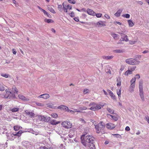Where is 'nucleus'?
I'll return each mask as SVG.
<instances>
[{
	"label": "nucleus",
	"mask_w": 149,
	"mask_h": 149,
	"mask_svg": "<svg viewBox=\"0 0 149 149\" xmlns=\"http://www.w3.org/2000/svg\"><path fill=\"white\" fill-rule=\"evenodd\" d=\"M94 138L90 135H86L83 134L81 137V143L85 146H86L89 143H93Z\"/></svg>",
	"instance_id": "f257e3e1"
},
{
	"label": "nucleus",
	"mask_w": 149,
	"mask_h": 149,
	"mask_svg": "<svg viewBox=\"0 0 149 149\" xmlns=\"http://www.w3.org/2000/svg\"><path fill=\"white\" fill-rule=\"evenodd\" d=\"M6 93L4 95H2L5 98H8L9 99H13L15 97V95L10 91L9 89H7L6 90Z\"/></svg>",
	"instance_id": "f03ea898"
},
{
	"label": "nucleus",
	"mask_w": 149,
	"mask_h": 149,
	"mask_svg": "<svg viewBox=\"0 0 149 149\" xmlns=\"http://www.w3.org/2000/svg\"><path fill=\"white\" fill-rule=\"evenodd\" d=\"M105 127V125L103 122H100L97 125H95V128L97 133L99 134L100 132V130H102Z\"/></svg>",
	"instance_id": "7ed1b4c3"
},
{
	"label": "nucleus",
	"mask_w": 149,
	"mask_h": 149,
	"mask_svg": "<svg viewBox=\"0 0 149 149\" xmlns=\"http://www.w3.org/2000/svg\"><path fill=\"white\" fill-rule=\"evenodd\" d=\"M143 82L142 81H140L139 83V94L141 100L144 101V97L143 91Z\"/></svg>",
	"instance_id": "20e7f679"
},
{
	"label": "nucleus",
	"mask_w": 149,
	"mask_h": 149,
	"mask_svg": "<svg viewBox=\"0 0 149 149\" xmlns=\"http://www.w3.org/2000/svg\"><path fill=\"white\" fill-rule=\"evenodd\" d=\"M125 62L131 65L138 64L140 62L139 61L132 58L127 59L126 60Z\"/></svg>",
	"instance_id": "39448f33"
},
{
	"label": "nucleus",
	"mask_w": 149,
	"mask_h": 149,
	"mask_svg": "<svg viewBox=\"0 0 149 149\" xmlns=\"http://www.w3.org/2000/svg\"><path fill=\"white\" fill-rule=\"evenodd\" d=\"M61 124L63 127L68 129L71 128L72 126L70 122H63Z\"/></svg>",
	"instance_id": "423d86ee"
},
{
	"label": "nucleus",
	"mask_w": 149,
	"mask_h": 149,
	"mask_svg": "<svg viewBox=\"0 0 149 149\" xmlns=\"http://www.w3.org/2000/svg\"><path fill=\"white\" fill-rule=\"evenodd\" d=\"M38 120L40 121H49L50 120V118L49 117H44V116H39L38 117Z\"/></svg>",
	"instance_id": "0eeeda50"
},
{
	"label": "nucleus",
	"mask_w": 149,
	"mask_h": 149,
	"mask_svg": "<svg viewBox=\"0 0 149 149\" xmlns=\"http://www.w3.org/2000/svg\"><path fill=\"white\" fill-rule=\"evenodd\" d=\"M25 112L26 115L29 116L31 118H33L34 117L35 115L32 112H31L28 110H25Z\"/></svg>",
	"instance_id": "6e6552de"
},
{
	"label": "nucleus",
	"mask_w": 149,
	"mask_h": 149,
	"mask_svg": "<svg viewBox=\"0 0 149 149\" xmlns=\"http://www.w3.org/2000/svg\"><path fill=\"white\" fill-rule=\"evenodd\" d=\"M86 12L89 15L94 16L96 15V13L94 11L89 8L87 9Z\"/></svg>",
	"instance_id": "1a4fd4ad"
},
{
	"label": "nucleus",
	"mask_w": 149,
	"mask_h": 149,
	"mask_svg": "<svg viewBox=\"0 0 149 149\" xmlns=\"http://www.w3.org/2000/svg\"><path fill=\"white\" fill-rule=\"evenodd\" d=\"M89 106L91 107L89 109H90L93 110L95 111L96 110V103L92 102L91 103L89 104Z\"/></svg>",
	"instance_id": "9d476101"
},
{
	"label": "nucleus",
	"mask_w": 149,
	"mask_h": 149,
	"mask_svg": "<svg viewBox=\"0 0 149 149\" xmlns=\"http://www.w3.org/2000/svg\"><path fill=\"white\" fill-rule=\"evenodd\" d=\"M107 91L109 93V94L111 98H112V99L113 100H116V96L114 95L113 92L109 89H107Z\"/></svg>",
	"instance_id": "9b49d317"
},
{
	"label": "nucleus",
	"mask_w": 149,
	"mask_h": 149,
	"mask_svg": "<svg viewBox=\"0 0 149 149\" xmlns=\"http://www.w3.org/2000/svg\"><path fill=\"white\" fill-rule=\"evenodd\" d=\"M120 35L122 37L121 38L123 41L127 42L128 40V38L127 35L123 33H121Z\"/></svg>",
	"instance_id": "f8f14e48"
},
{
	"label": "nucleus",
	"mask_w": 149,
	"mask_h": 149,
	"mask_svg": "<svg viewBox=\"0 0 149 149\" xmlns=\"http://www.w3.org/2000/svg\"><path fill=\"white\" fill-rule=\"evenodd\" d=\"M106 126L108 129H111L115 127V125L111 123H109L107 124Z\"/></svg>",
	"instance_id": "ddd939ff"
},
{
	"label": "nucleus",
	"mask_w": 149,
	"mask_h": 149,
	"mask_svg": "<svg viewBox=\"0 0 149 149\" xmlns=\"http://www.w3.org/2000/svg\"><path fill=\"white\" fill-rule=\"evenodd\" d=\"M58 108L63 110H66L67 111L68 109V107L63 105H61L58 107Z\"/></svg>",
	"instance_id": "4468645a"
},
{
	"label": "nucleus",
	"mask_w": 149,
	"mask_h": 149,
	"mask_svg": "<svg viewBox=\"0 0 149 149\" xmlns=\"http://www.w3.org/2000/svg\"><path fill=\"white\" fill-rule=\"evenodd\" d=\"M39 97L40 98H42L44 99H46L49 97V95L48 94H44L40 95Z\"/></svg>",
	"instance_id": "2eb2a0df"
},
{
	"label": "nucleus",
	"mask_w": 149,
	"mask_h": 149,
	"mask_svg": "<svg viewBox=\"0 0 149 149\" xmlns=\"http://www.w3.org/2000/svg\"><path fill=\"white\" fill-rule=\"evenodd\" d=\"M136 81V78H133L130 81L131 84V86L133 88H134L135 87V82Z\"/></svg>",
	"instance_id": "dca6fc26"
},
{
	"label": "nucleus",
	"mask_w": 149,
	"mask_h": 149,
	"mask_svg": "<svg viewBox=\"0 0 149 149\" xmlns=\"http://www.w3.org/2000/svg\"><path fill=\"white\" fill-rule=\"evenodd\" d=\"M116 116H112L110 114H107V116L108 117H109L110 118V116L111 117V119L113 120H114L115 121H116L118 120V117H117V115H116Z\"/></svg>",
	"instance_id": "f3484780"
},
{
	"label": "nucleus",
	"mask_w": 149,
	"mask_h": 149,
	"mask_svg": "<svg viewBox=\"0 0 149 149\" xmlns=\"http://www.w3.org/2000/svg\"><path fill=\"white\" fill-rule=\"evenodd\" d=\"M29 144V142L27 141H24L22 142V145L26 148L28 147Z\"/></svg>",
	"instance_id": "a211bd4d"
},
{
	"label": "nucleus",
	"mask_w": 149,
	"mask_h": 149,
	"mask_svg": "<svg viewBox=\"0 0 149 149\" xmlns=\"http://www.w3.org/2000/svg\"><path fill=\"white\" fill-rule=\"evenodd\" d=\"M113 57V56H104L102 57L103 59L105 60H110L112 59Z\"/></svg>",
	"instance_id": "6ab92c4d"
},
{
	"label": "nucleus",
	"mask_w": 149,
	"mask_h": 149,
	"mask_svg": "<svg viewBox=\"0 0 149 149\" xmlns=\"http://www.w3.org/2000/svg\"><path fill=\"white\" fill-rule=\"evenodd\" d=\"M105 22L102 21H99L97 23V25L99 26H106Z\"/></svg>",
	"instance_id": "aec40b11"
},
{
	"label": "nucleus",
	"mask_w": 149,
	"mask_h": 149,
	"mask_svg": "<svg viewBox=\"0 0 149 149\" xmlns=\"http://www.w3.org/2000/svg\"><path fill=\"white\" fill-rule=\"evenodd\" d=\"M122 11V9H120L118 10L116 12V13L114 14L115 16L117 17L120 16Z\"/></svg>",
	"instance_id": "412c9836"
},
{
	"label": "nucleus",
	"mask_w": 149,
	"mask_h": 149,
	"mask_svg": "<svg viewBox=\"0 0 149 149\" xmlns=\"http://www.w3.org/2000/svg\"><path fill=\"white\" fill-rule=\"evenodd\" d=\"M18 97L20 99H21L22 100H29V99L25 97L23 95L20 94L18 95Z\"/></svg>",
	"instance_id": "4be33fe9"
},
{
	"label": "nucleus",
	"mask_w": 149,
	"mask_h": 149,
	"mask_svg": "<svg viewBox=\"0 0 149 149\" xmlns=\"http://www.w3.org/2000/svg\"><path fill=\"white\" fill-rule=\"evenodd\" d=\"M127 22L130 27H132L134 25V23L131 19L127 20Z\"/></svg>",
	"instance_id": "5701e85b"
},
{
	"label": "nucleus",
	"mask_w": 149,
	"mask_h": 149,
	"mask_svg": "<svg viewBox=\"0 0 149 149\" xmlns=\"http://www.w3.org/2000/svg\"><path fill=\"white\" fill-rule=\"evenodd\" d=\"M89 147L90 149H95V148L94 145L93 144V143L88 144L87 145Z\"/></svg>",
	"instance_id": "b1692460"
},
{
	"label": "nucleus",
	"mask_w": 149,
	"mask_h": 149,
	"mask_svg": "<svg viewBox=\"0 0 149 149\" xmlns=\"http://www.w3.org/2000/svg\"><path fill=\"white\" fill-rule=\"evenodd\" d=\"M12 90L13 91V93L15 94V93H17L18 92V91L16 88L15 86H13L12 87Z\"/></svg>",
	"instance_id": "393cba45"
},
{
	"label": "nucleus",
	"mask_w": 149,
	"mask_h": 149,
	"mask_svg": "<svg viewBox=\"0 0 149 149\" xmlns=\"http://www.w3.org/2000/svg\"><path fill=\"white\" fill-rule=\"evenodd\" d=\"M48 10L50 11L51 13L53 14H55L56 12L51 7H48Z\"/></svg>",
	"instance_id": "a878e982"
},
{
	"label": "nucleus",
	"mask_w": 149,
	"mask_h": 149,
	"mask_svg": "<svg viewBox=\"0 0 149 149\" xmlns=\"http://www.w3.org/2000/svg\"><path fill=\"white\" fill-rule=\"evenodd\" d=\"M111 35L115 39H117L118 38V35L115 33H111Z\"/></svg>",
	"instance_id": "bb28decb"
},
{
	"label": "nucleus",
	"mask_w": 149,
	"mask_h": 149,
	"mask_svg": "<svg viewBox=\"0 0 149 149\" xmlns=\"http://www.w3.org/2000/svg\"><path fill=\"white\" fill-rule=\"evenodd\" d=\"M22 133V131H18L17 133H13V134L14 136H19L21 135V134Z\"/></svg>",
	"instance_id": "cd10ccee"
},
{
	"label": "nucleus",
	"mask_w": 149,
	"mask_h": 149,
	"mask_svg": "<svg viewBox=\"0 0 149 149\" xmlns=\"http://www.w3.org/2000/svg\"><path fill=\"white\" fill-rule=\"evenodd\" d=\"M47 23H53L54 21L52 19H45L44 20Z\"/></svg>",
	"instance_id": "c85d7f7f"
},
{
	"label": "nucleus",
	"mask_w": 149,
	"mask_h": 149,
	"mask_svg": "<svg viewBox=\"0 0 149 149\" xmlns=\"http://www.w3.org/2000/svg\"><path fill=\"white\" fill-rule=\"evenodd\" d=\"M132 72L131 71L129 70L125 72V75L128 76L129 74H132Z\"/></svg>",
	"instance_id": "c756f323"
},
{
	"label": "nucleus",
	"mask_w": 149,
	"mask_h": 149,
	"mask_svg": "<svg viewBox=\"0 0 149 149\" xmlns=\"http://www.w3.org/2000/svg\"><path fill=\"white\" fill-rule=\"evenodd\" d=\"M117 86H120L121 85V81L120 78L117 79Z\"/></svg>",
	"instance_id": "7c9ffc66"
},
{
	"label": "nucleus",
	"mask_w": 149,
	"mask_h": 149,
	"mask_svg": "<svg viewBox=\"0 0 149 149\" xmlns=\"http://www.w3.org/2000/svg\"><path fill=\"white\" fill-rule=\"evenodd\" d=\"M10 110L13 112H17L19 110V108L14 107L12 109Z\"/></svg>",
	"instance_id": "2f4dec72"
},
{
	"label": "nucleus",
	"mask_w": 149,
	"mask_h": 149,
	"mask_svg": "<svg viewBox=\"0 0 149 149\" xmlns=\"http://www.w3.org/2000/svg\"><path fill=\"white\" fill-rule=\"evenodd\" d=\"M121 88H120L118 91H117V93L119 97H120L121 94Z\"/></svg>",
	"instance_id": "473e14b6"
},
{
	"label": "nucleus",
	"mask_w": 149,
	"mask_h": 149,
	"mask_svg": "<svg viewBox=\"0 0 149 149\" xmlns=\"http://www.w3.org/2000/svg\"><path fill=\"white\" fill-rule=\"evenodd\" d=\"M107 110L111 114L114 113V110L111 108H107Z\"/></svg>",
	"instance_id": "72a5a7b5"
},
{
	"label": "nucleus",
	"mask_w": 149,
	"mask_h": 149,
	"mask_svg": "<svg viewBox=\"0 0 149 149\" xmlns=\"http://www.w3.org/2000/svg\"><path fill=\"white\" fill-rule=\"evenodd\" d=\"M60 122H49V124L52 125H56L58 124Z\"/></svg>",
	"instance_id": "f704fd0d"
},
{
	"label": "nucleus",
	"mask_w": 149,
	"mask_h": 149,
	"mask_svg": "<svg viewBox=\"0 0 149 149\" xmlns=\"http://www.w3.org/2000/svg\"><path fill=\"white\" fill-rule=\"evenodd\" d=\"M122 16L127 18H129L130 17V15L128 14H123L122 15Z\"/></svg>",
	"instance_id": "c9c22d12"
},
{
	"label": "nucleus",
	"mask_w": 149,
	"mask_h": 149,
	"mask_svg": "<svg viewBox=\"0 0 149 149\" xmlns=\"http://www.w3.org/2000/svg\"><path fill=\"white\" fill-rule=\"evenodd\" d=\"M114 52L116 53H122L123 52V51L121 49H116L114 51Z\"/></svg>",
	"instance_id": "e433bc0d"
},
{
	"label": "nucleus",
	"mask_w": 149,
	"mask_h": 149,
	"mask_svg": "<svg viewBox=\"0 0 149 149\" xmlns=\"http://www.w3.org/2000/svg\"><path fill=\"white\" fill-rule=\"evenodd\" d=\"M20 127L19 126H15L14 127V129L15 131H17L20 128Z\"/></svg>",
	"instance_id": "4c0bfd02"
},
{
	"label": "nucleus",
	"mask_w": 149,
	"mask_h": 149,
	"mask_svg": "<svg viewBox=\"0 0 149 149\" xmlns=\"http://www.w3.org/2000/svg\"><path fill=\"white\" fill-rule=\"evenodd\" d=\"M89 89H86H86H84L83 91V93H84V94H85L87 93H88L89 92Z\"/></svg>",
	"instance_id": "58836bf2"
},
{
	"label": "nucleus",
	"mask_w": 149,
	"mask_h": 149,
	"mask_svg": "<svg viewBox=\"0 0 149 149\" xmlns=\"http://www.w3.org/2000/svg\"><path fill=\"white\" fill-rule=\"evenodd\" d=\"M5 90V87L2 84H0V91H3Z\"/></svg>",
	"instance_id": "ea45409f"
},
{
	"label": "nucleus",
	"mask_w": 149,
	"mask_h": 149,
	"mask_svg": "<svg viewBox=\"0 0 149 149\" xmlns=\"http://www.w3.org/2000/svg\"><path fill=\"white\" fill-rule=\"evenodd\" d=\"M64 3H63V8L64 9V11L66 13L67 12V6L66 7L65 6H64Z\"/></svg>",
	"instance_id": "a19ab883"
},
{
	"label": "nucleus",
	"mask_w": 149,
	"mask_h": 149,
	"mask_svg": "<svg viewBox=\"0 0 149 149\" xmlns=\"http://www.w3.org/2000/svg\"><path fill=\"white\" fill-rule=\"evenodd\" d=\"M112 135L114 136L117 138H120L121 136L120 134H113Z\"/></svg>",
	"instance_id": "79ce46f5"
},
{
	"label": "nucleus",
	"mask_w": 149,
	"mask_h": 149,
	"mask_svg": "<svg viewBox=\"0 0 149 149\" xmlns=\"http://www.w3.org/2000/svg\"><path fill=\"white\" fill-rule=\"evenodd\" d=\"M1 76L2 77H4L5 78H8V77L9 75L7 74H1Z\"/></svg>",
	"instance_id": "37998d69"
},
{
	"label": "nucleus",
	"mask_w": 149,
	"mask_h": 149,
	"mask_svg": "<svg viewBox=\"0 0 149 149\" xmlns=\"http://www.w3.org/2000/svg\"><path fill=\"white\" fill-rule=\"evenodd\" d=\"M68 1L70 3L73 4H75L76 3L74 0H68Z\"/></svg>",
	"instance_id": "c03bdc74"
},
{
	"label": "nucleus",
	"mask_w": 149,
	"mask_h": 149,
	"mask_svg": "<svg viewBox=\"0 0 149 149\" xmlns=\"http://www.w3.org/2000/svg\"><path fill=\"white\" fill-rule=\"evenodd\" d=\"M96 110H98L101 108L100 105L97 104H96Z\"/></svg>",
	"instance_id": "a18cd8bd"
},
{
	"label": "nucleus",
	"mask_w": 149,
	"mask_h": 149,
	"mask_svg": "<svg viewBox=\"0 0 149 149\" xmlns=\"http://www.w3.org/2000/svg\"><path fill=\"white\" fill-rule=\"evenodd\" d=\"M62 6L61 5H59L58 6V9L60 11H62Z\"/></svg>",
	"instance_id": "49530a36"
},
{
	"label": "nucleus",
	"mask_w": 149,
	"mask_h": 149,
	"mask_svg": "<svg viewBox=\"0 0 149 149\" xmlns=\"http://www.w3.org/2000/svg\"><path fill=\"white\" fill-rule=\"evenodd\" d=\"M95 15L97 17L99 18L100 17L102 16V14L101 13H96V15Z\"/></svg>",
	"instance_id": "de8ad7c7"
},
{
	"label": "nucleus",
	"mask_w": 149,
	"mask_h": 149,
	"mask_svg": "<svg viewBox=\"0 0 149 149\" xmlns=\"http://www.w3.org/2000/svg\"><path fill=\"white\" fill-rule=\"evenodd\" d=\"M79 109L80 110H85L87 109V108L84 107H80Z\"/></svg>",
	"instance_id": "09e8293b"
},
{
	"label": "nucleus",
	"mask_w": 149,
	"mask_h": 149,
	"mask_svg": "<svg viewBox=\"0 0 149 149\" xmlns=\"http://www.w3.org/2000/svg\"><path fill=\"white\" fill-rule=\"evenodd\" d=\"M52 116L54 118H56L57 117L58 115L56 113H53L52 114Z\"/></svg>",
	"instance_id": "8fccbe9b"
},
{
	"label": "nucleus",
	"mask_w": 149,
	"mask_h": 149,
	"mask_svg": "<svg viewBox=\"0 0 149 149\" xmlns=\"http://www.w3.org/2000/svg\"><path fill=\"white\" fill-rule=\"evenodd\" d=\"M70 15L72 17L74 16V13L73 12H72L70 14Z\"/></svg>",
	"instance_id": "3c124183"
},
{
	"label": "nucleus",
	"mask_w": 149,
	"mask_h": 149,
	"mask_svg": "<svg viewBox=\"0 0 149 149\" xmlns=\"http://www.w3.org/2000/svg\"><path fill=\"white\" fill-rule=\"evenodd\" d=\"M36 104L38 106H43L44 105L43 104L40 103L39 102H36Z\"/></svg>",
	"instance_id": "603ef678"
},
{
	"label": "nucleus",
	"mask_w": 149,
	"mask_h": 149,
	"mask_svg": "<svg viewBox=\"0 0 149 149\" xmlns=\"http://www.w3.org/2000/svg\"><path fill=\"white\" fill-rule=\"evenodd\" d=\"M42 11L43 12L45 15H49V13L44 10H42Z\"/></svg>",
	"instance_id": "864d4df0"
},
{
	"label": "nucleus",
	"mask_w": 149,
	"mask_h": 149,
	"mask_svg": "<svg viewBox=\"0 0 149 149\" xmlns=\"http://www.w3.org/2000/svg\"><path fill=\"white\" fill-rule=\"evenodd\" d=\"M67 111L71 112L72 114H74V111L70 110L69 109H68V110Z\"/></svg>",
	"instance_id": "5fc2aeb1"
},
{
	"label": "nucleus",
	"mask_w": 149,
	"mask_h": 149,
	"mask_svg": "<svg viewBox=\"0 0 149 149\" xmlns=\"http://www.w3.org/2000/svg\"><path fill=\"white\" fill-rule=\"evenodd\" d=\"M136 68V67H133L130 68V71H131L132 72L133 71H134L135 70Z\"/></svg>",
	"instance_id": "6e6d98bb"
},
{
	"label": "nucleus",
	"mask_w": 149,
	"mask_h": 149,
	"mask_svg": "<svg viewBox=\"0 0 149 149\" xmlns=\"http://www.w3.org/2000/svg\"><path fill=\"white\" fill-rule=\"evenodd\" d=\"M134 78H136V79H139L140 78V76L139 74H136L135 75V77Z\"/></svg>",
	"instance_id": "4d7b16f0"
},
{
	"label": "nucleus",
	"mask_w": 149,
	"mask_h": 149,
	"mask_svg": "<svg viewBox=\"0 0 149 149\" xmlns=\"http://www.w3.org/2000/svg\"><path fill=\"white\" fill-rule=\"evenodd\" d=\"M104 17L105 18L107 19H109L110 18V17L109 15L107 14H105L104 15Z\"/></svg>",
	"instance_id": "13d9d810"
},
{
	"label": "nucleus",
	"mask_w": 149,
	"mask_h": 149,
	"mask_svg": "<svg viewBox=\"0 0 149 149\" xmlns=\"http://www.w3.org/2000/svg\"><path fill=\"white\" fill-rule=\"evenodd\" d=\"M67 9H69V10H71L72 9V7L71 6H70L69 5H68L67 6Z\"/></svg>",
	"instance_id": "bf43d9fd"
},
{
	"label": "nucleus",
	"mask_w": 149,
	"mask_h": 149,
	"mask_svg": "<svg viewBox=\"0 0 149 149\" xmlns=\"http://www.w3.org/2000/svg\"><path fill=\"white\" fill-rule=\"evenodd\" d=\"M125 130L126 131H128L130 130V127H129L127 126L125 128Z\"/></svg>",
	"instance_id": "052dcab7"
},
{
	"label": "nucleus",
	"mask_w": 149,
	"mask_h": 149,
	"mask_svg": "<svg viewBox=\"0 0 149 149\" xmlns=\"http://www.w3.org/2000/svg\"><path fill=\"white\" fill-rule=\"evenodd\" d=\"M136 41H130V43L131 44H134L136 42Z\"/></svg>",
	"instance_id": "680f3d73"
},
{
	"label": "nucleus",
	"mask_w": 149,
	"mask_h": 149,
	"mask_svg": "<svg viewBox=\"0 0 149 149\" xmlns=\"http://www.w3.org/2000/svg\"><path fill=\"white\" fill-rule=\"evenodd\" d=\"M74 112H80L81 111L80 110H78L77 109H74Z\"/></svg>",
	"instance_id": "e2e57ef3"
},
{
	"label": "nucleus",
	"mask_w": 149,
	"mask_h": 149,
	"mask_svg": "<svg viewBox=\"0 0 149 149\" xmlns=\"http://www.w3.org/2000/svg\"><path fill=\"white\" fill-rule=\"evenodd\" d=\"M74 19L76 22H78L79 20V19L77 17L74 18Z\"/></svg>",
	"instance_id": "0e129e2a"
},
{
	"label": "nucleus",
	"mask_w": 149,
	"mask_h": 149,
	"mask_svg": "<svg viewBox=\"0 0 149 149\" xmlns=\"http://www.w3.org/2000/svg\"><path fill=\"white\" fill-rule=\"evenodd\" d=\"M12 50L13 51V54H15L16 53V51L15 50V49H13Z\"/></svg>",
	"instance_id": "69168bd1"
},
{
	"label": "nucleus",
	"mask_w": 149,
	"mask_h": 149,
	"mask_svg": "<svg viewBox=\"0 0 149 149\" xmlns=\"http://www.w3.org/2000/svg\"><path fill=\"white\" fill-rule=\"evenodd\" d=\"M40 149H48L45 146L41 147H40Z\"/></svg>",
	"instance_id": "338daca9"
},
{
	"label": "nucleus",
	"mask_w": 149,
	"mask_h": 149,
	"mask_svg": "<svg viewBox=\"0 0 149 149\" xmlns=\"http://www.w3.org/2000/svg\"><path fill=\"white\" fill-rule=\"evenodd\" d=\"M103 91L104 93V94L105 95H108V93H107L106 92V91H105L104 90H103Z\"/></svg>",
	"instance_id": "774afa93"
}]
</instances>
